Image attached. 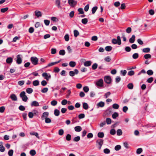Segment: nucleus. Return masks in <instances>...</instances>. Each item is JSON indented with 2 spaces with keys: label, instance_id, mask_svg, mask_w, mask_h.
<instances>
[{
  "label": "nucleus",
  "instance_id": "obj_22",
  "mask_svg": "<svg viewBox=\"0 0 156 156\" xmlns=\"http://www.w3.org/2000/svg\"><path fill=\"white\" fill-rule=\"evenodd\" d=\"M76 63L75 62L70 61L69 63V65L72 67H73L75 66Z\"/></svg>",
  "mask_w": 156,
  "mask_h": 156
},
{
  "label": "nucleus",
  "instance_id": "obj_35",
  "mask_svg": "<svg viewBox=\"0 0 156 156\" xmlns=\"http://www.w3.org/2000/svg\"><path fill=\"white\" fill-rule=\"evenodd\" d=\"M117 133L118 136L121 135L122 134V130L121 129H118L117 131Z\"/></svg>",
  "mask_w": 156,
  "mask_h": 156
},
{
  "label": "nucleus",
  "instance_id": "obj_32",
  "mask_svg": "<svg viewBox=\"0 0 156 156\" xmlns=\"http://www.w3.org/2000/svg\"><path fill=\"white\" fill-rule=\"evenodd\" d=\"M133 83H130L127 85L128 88L129 89H133Z\"/></svg>",
  "mask_w": 156,
  "mask_h": 156
},
{
  "label": "nucleus",
  "instance_id": "obj_42",
  "mask_svg": "<svg viewBox=\"0 0 156 156\" xmlns=\"http://www.w3.org/2000/svg\"><path fill=\"white\" fill-rule=\"evenodd\" d=\"M98 9V7L97 6H94L93 7L92 9V14H94L97 10Z\"/></svg>",
  "mask_w": 156,
  "mask_h": 156
},
{
  "label": "nucleus",
  "instance_id": "obj_16",
  "mask_svg": "<svg viewBox=\"0 0 156 156\" xmlns=\"http://www.w3.org/2000/svg\"><path fill=\"white\" fill-rule=\"evenodd\" d=\"M135 36L134 35H133L129 39V42L131 43H133L135 41Z\"/></svg>",
  "mask_w": 156,
  "mask_h": 156
},
{
  "label": "nucleus",
  "instance_id": "obj_40",
  "mask_svg": "<svg viewBox=\"0 0 156 156\" xmlns=\"http://www.w3.org/2000/svg\"><path fill=\"white\" fill-rule=\"evenodd\" d=\"M65 51L64 50H60L59 51V54L60 55H64L65 54Z\"/></svg>",
  "mask_w": 156,
  "mask_h": 156
},
{
  "label": "nucleus",
  "instance_id": "obj_25",
  "mask_svg": "<svg viewBox=\"0 0 156 156\" xmlns=\"http://www.w3.org/2000/svg\"><path fill=\"white\" fill-rule=\"evenodd\" d=\"M59 111L57 109H55L54 110V114L56 116H58L59 115Z\"/></svg>",
  "mask_w": 156,
  "mask_h": 156
},
{
  "label": "nucleus",
  "instance_id": "obj_43",
  "mask_svg": "<svg viewBox=\"0 0 156 156\" xmlns=\"http://www.w3.org/2000/svg\"><path fill=\"white\" fill-rule=\"evenodd\" d=\"M98 66V65L97 64L95 63L92 65V69L94 70H95L97 68Z\"/></svg>",
  "mask_w": 156,
  "mask_h": 156
},
{
  "label": "nucleus",
  "instance_id": "obj_3",
  "mask_svg": "<svg viewBox=\"0 0 156 156\" xmlns=\"http://www.w3.org/2000/svg\"><path fill=\"white\" fill-rule=\"evenodd\" d=\"M20 96L22 99V100L24 102L27 101L28 98L27 96L25 95V92L23 91L20 94Z\"/></svg>",
  "mask_w": 156,
  "mask_h": 156
},
{
  "label": "nucleus",
  "instance_id": "obj_8",
  "mask_svg": "<svg viewBox=\"0 0 156 156\" xmlns=\"http://www.w3.org/2000/svg\"><path fill=\"white\" fill-rule=\"evenodd\" d=\"M79 71L77 69H75L74 71H71L69 72V75L70 76H73L75 74H77L78 73Z\"/></svg>",
  "mask_w": 156,
  "mask_h": 156
},
{
  "label": "nucleus",
  "instance_id": "obj_10",
  "mask_svg": "<svg viewBox=\"0 0 156 156\" xmlns=\"http://www.w3.org/2000/svg\"><path fill=\"white\" fill-rule=\"evenodd\" d=\"M49 112H44L41 116V118L42 120H44L46 118H48L49 116Z\"/></svg>",
  "mask_w": 156,
  "mask_h": 156
},
{
  "label": "nucleus",
  "instance_id": "obj_28",
  "mask_svg": "<svg viewBox=\"0 0 156 156\" xmlns=\"http://www.w3.org/2000/svg\"><path fill=\"white\" fill-rule=\"evenodd\" d=\"M81 22L83 24H86L88 22V20L87 18H84L82 20Z\"/></svg>",
  "mask_w": 156,
  "mask_h": 156
},
{
  "label": "nucleus",
  "instance_id": "obj_64",
  "mask_svg": "<svg viewBox=\"0 0 156 156\" xmlns=\"http://www.w3.org/2000/svg\"><path fill=\"white\" fill-rule=\"evenodd\" d=\"M5 107L4 106H2L0 107V112L3 113L5 110Z\"/></svg>",
  "mask_w": 156,
  "mask_h": 156
},
{
  "label": "nucleus",
  "instance_id": "obj_13",
  "mask_svg": "<svg viewBox=\"0 0 156 156\" xmlns=\"http://www.w3.org/2000/svg\"><path fill=\"white\" fill-rule=\"evenodd\" d=\"M31 105L32 106H34L37 107L39 106V104L37 101H34L31 103Z\"/></svg>",
  "mask_w": 156,
  "mask_h": 156
},
{
  "label": "nucleus",
  "instance_id": "obj_19",
  "mask_svg": "<svg viewBox=\"0 0 156 156\" xmlns=\"http://www.w3.org/2000/svg\"><path fill=\"white\" fill-rule=\"evenodd\" d=\"M83 108L85 110H87L89 108L88 104L85 102L83 103Z\"/></svg>",
  "mask_w": 156,
  "mask_h": 156
},
{
  "label": "nucleus",
  "instance_id": "obj_2",
  "mask_svg": "<svg viewBox=\"0 0 156 156\" xmlns=\"http://www.w3.org/2000/svg\"><path fill=\"white\" fill-rule=\"evenodd\" d=\"M96 145L99 149H100L103 144V140L102 139H99L97 140Z\"/></svg>",
  "mask_w": 156,
  "mask_h": 156
},
{
  "label": "nucleus",
  "instance_id": "obj_49",
  "mask_svg": "<svg viewBox=\"0 0 156 156\" xmlns=\"http://www.w3.org/2000/svg\"><path fill=\"white\" fill-rule=\"evenodd\" d=\"M64 39L66 41H68L69 40V37L68 34H66L64 36Z\"/></svg>",
  "mask_w": 156,
  "mask_h": 156
},
{
  "label": "nucleus",
  "instance_id": "obj_15",
  "mask_svg": "<svg viewBox=\"0 0 156 156\" xmlns=\"http://www.w3.org/2000/svg\"><path fill=\"white\" fill-rule=\"evenodd\" d=\"M10 98L12 101H16L17 100V98L15 94H12L10 96Z\"/></svg>",
  "mask_w": 156,
  "mask_h": 156
},
{
  "label": "nucleus",
  "instance_id": "obj_24",
  "mask_svg": "<svg viewBox=\"0 0 156 156\" xmlns=\"http://www.w3.org/2000/svg\"><path fill=\"white\" fill-rule=\"evenodd\" d=\"M33 91L32 89L30 88H28L26 89V92L28 94H31Z\"/></svg>",
  "mask_w": 156,
  "mask_h": 156
},
{
  "label": "nucleus",
  "instance_id": "obj_34",
  "mask_svg": "<svg viewBox=\"0 0 156 156\" xmlns=\"http://www.w3.org/2000/svg\"><path fill=\"white\" fill-rule=\"evenodd\" d=\"M30 154L32 156L36 154V152L35 150H32L30 151Z\"/></svg>",
  "mask_w": 156,
  "mask_h": 156
},
{
  "label": "nucleus",
  "instance_id": "obj_6",
  "mask_svg": "<svg viewBox=\"0 0 156 156\" xmlns=\"http://www.w3.org/2000/svg\"><path fill=\"white\" fill-rule=\"evenodd\" d=\"M104 80L106 83L110 84L111 83L112 79L109 76H105L104 77Z\"/></svg>",
  "mask_w": 156,
  "mask_h": 156
},
{
  "label": "nucleus",
  "instance_id": "obj_1",
  "mask_svg": "<svg viewBox=\"0 0 156 156\" xmlns=\"http://www.w3.org/2000/svg\"><path fill=\"white\" fill-rule=\"evenodd\" d=\"M112 43L114 44H117L119 45H120L121 44V42L120 37L118 36L117 37V39L115 38L112 39Z\"/></svg>",
  "mask_w": 156,
  "mask_h": 156
},
{
  "label": "nucleus",
  "instance_id": "obj_50",
  "mask_svg": "<svg viewBox=\"0 0 156 156\" xmlns=\"http://www.w3.org/2000/svg\"><path fill=\"white\" fill-rule=\"evenodd\" d=\"M34 115L33 113L32 112H29L28 114V117L30 118H33Z\"/></svg>",
  "mask_w": 156,
  "mask_h": 156
},
{
  "label": "nucleus",
  "instance_id": "obj_21",
  "mask_svg": "<svg viewBox=\"0 0 156 156\" xmlns=\"http://www.w3.org/2000/svg\"><path fill=\"white\" fill-rule=\"evenodd\" d=\"M74 129L75 131L78 132H80L82 130V128L81 127L79 126H76L75 127Z\"/></svg>",
  "mask_w": 156,
  "mask_h": 156
},
{
  "label": "nucleus",
  "instance_id": "obj_59",
  "mask_svg": "<svg viewBox=\"0 0 156 156\" xmlns=\"http://www.w3.org/2000/svg\"><path fill=\"white\" fill-rule=\"evenodd\" d=\"M153 78L152 77H151L149 78L147 80V81L148 83H151L153 81Z\"/></svg>",
  "mask_w": 156,
  "mask_h": 156
},
{
  "label": "nucleus",
  "instance_id": "obj_60",
  "mask_svg": "<svg viewBox=\"0 0 156 156\" xmlns=\"http://www.w3.org/2000/svg\"><path fill=\"white\" fill-rule=\"evenodd\" d=\"M115 82L116 83H118L121 80V78L119 76H117L115 79Z\"/></svg>",
  "mask_w": 156,
  "mask_h": 156
},
{
  "label": "nucleus",
  "instance_id": "obj_63",
  "mask_svg": "<svg viewBox=\"0 0 156 156\" xmlns=\"http://www.w3.org/2000/svg\"><path fill=\"white\" fill-rule=\"evenodd\" d=\"M44 23L46 26H48L50 23V21L45 20H44Z\"/></svg>",
  "mask_w": 156,
  "mask_h": 156
},
{
  "label": "nucleus",
  "instance_id": "obj_30",
  "mask_svg": "<svg viewBox=\"0 0 156 156\" xmlns=\"http://www.w3.org/2000/svg\"><path fill=\"white\" fill-rule=\"evenodd\" d=\"M150 51V48H144L143 49V51L145 53L149 52Z\"/></svg>",
  "mask_w": 156,
  "mask_h": 156
},
{
  "label": "nucleus",
  "instance_id": "obj_61",
  "mask_svg": "<svg viewBox=\"0 0 156 156\" xmlns=\"http://www.w3.org/2000/svg\"><path fill=\"white\" fill-rule=\"evenodd\" d=\"M78 11L79 12V14H83L84 13V12L83 11V9L82 8H79L78 10Z\"/></svg>",
  "mask_w": 156,
  "mask_h": 156
},
{
  "label": "nucleus",
  "instance_id": "obj_54",
  "mask_svg": "<svg viewBox=\"0 0 156 156\" xmlns=\"http://www.w3.org/2000/svg\"><path fill=\"white\" fill-rule=\"evenodd\" d=\"M48 90V89L47 87H45L43 88L41 90V92L43 93H45L47 92Z\"/></svg>",
  "mask_w": 156,
  "mask_h": 156
},
{
  "label": "nucleus",
  "instance_id": "obj_44",
  "mask_svg": "<svg viewBox=\"0 0 156 156\" xmlns=\"http://www.w3.org/2000/svg\"><path fill=\"white\" fill-rule=\"evenodd\" d=\"M67 103V101L66 99L62 100L61 102L62 105H66Z\"/></svg>",
  "mask_w": 156,
  "mask_h": 156
},
{
  "label": "nucleus",
  "instance_id": "obj_18",
  "mask_svg": "<svg viewBox=\"0 0 156 156\" xmlns=\"http://www.w3.org/2000/svg\"><path fill=\"white\" fill-rule=\"evenodd\" d=\"M92 62L90 61H87L84 63V65L85 66H90Z\"/></svg>",
  "mask_w": 156,
  "mask_h": 156
},
{
  "label": "nucleus",
  "instance_id": "obj_47",
  "mask_svg": "<svg viewBox=\"0 0 156 156\" xmlns=\"http://www.w3.org/2000/svg\"><path fill=\"white\" fill-rule=\"evenodd\" d=\"M104 59L105 61L108 62H110L111 60V58L109 56H108L105 58Z\"/></svg>",
  "mask_w": 156,
  "mask_h": 156
},
{
  "label": "nucleus",
  "instance_id": "obj_56",
  "mask_svg": "<svg viewBox=\"0 0 156 156\" xmlns=\"http://www.w3.org/2000/svg\"><path fill=\"white\" fill-rule=\"evenodd\" d=\"M111 93L110 92H108L107 93H105L104 95V97L105 98H107L110 94Z\"/></svg>",
  "mask_w": 156,
  "mask_h": 156
},
{
  "label": "nucleus",
  "instance_id": "obj_36",
  "mask_svg": "<svg viewBox=\"0 0 156 156\" xmlns=\"http://www.w3.org/2000/svg\"><path fill=\"white\" fill-rule=\"evenodd\" d=\"M74 36L75 37H76L79 35V32L78 30H74L73 31Z\"/></svg>",
  "mask_w": 156,
  "mask_h": 156
},
{
  "label": "nucleus",
  "instance_id": "obj_37",
  "mask_svg": "<svg viewBox=\"0 0 156 156\" xmlns=\"http://www.w3.org/2000/svg\"><path fill=\"white\" fill-rule=\"evenodd\" d=\"M147 73L148 75L151 76L153 74V72L152 70L150 69L147 71Z\"/></svg>",
  "mask_w": 156,
  "mask_h": 156
},
{
  "label": "nucleus",
  "instance_id": "obj_48",
  "mask_svg": "<svg viewBox=\"0 0 156 156\" xmlns=\"http://www.w3.org/2000/svg\"><path fill=\"white\" fill-rule=\"evenodd\" d=\"M121 147L120 145H117L115 147V149L116 151H118L121 148Z\"/></svg>",
  "mask_w": 156,
  "mask_h": 156
},
{
  "label": "nucleus",
  "instance_id": "obj_51",
  "mask_svg": "<svg viewBox=\"0 0 156 156\" xmlns=\"http://www.w3.org/2000/svg\"><path fill=\"white\" fill-rule=\"evenodd\" d=\"M106 122L108 124H110L111 123V120L109 118H107L106 119Z\"/></svg>",
  "mask_w": 156,
  "mask_h": 156
},
{
  "label": "nucleus",
  "instance_id": "obj_29",
  "mask_svg": "<svg viewBox=\"0 0 156 156\" xmlns=\"http://www.w3.org/2000/svg\"><path fill=\"white\" fill-rule=\"evenodd\" d=\"M5 150V147L2 144L0 145V151L3 152Z\"/></svg>",
  "mask_w": 156,
  "mask_h": 156
},
{
  "label": "nucleus",
  "instance_id": "obj_58",
  "mask_svg": "<svg viewBox=\"0 0 156 156\" xmlns=\"http://www.w3.org/2000/svg\"><path fill=\"white\" fill-rule=\"evenodd\" d=\"M134 71L133 70H131L129 71L128 73V74L130 76H132V75H133L134 74Z\"/></svg>",
  "mask_w": 156,
  "mask_h": 156
},
{
  "label": "nucleus",
  "instance_id": "obj_23",
  "mask_svg": "<svg viewBox=\"0 0 156 156\" xmlns=\"http://www.w3.org/2000/svg\"><path fill=\"white\" fill-rule=\"evenodd\" d=\"M143 152V149L141 148H138L136 150V153L137 154H140Z\"/></svg>",
  "mask_w": 156,
  "mask_h": 156
},
{
  "label": "nucleus",
  "instance_id": "obj_33",
  "mask_svg": "<svg viewBox=\"0 0 156 156\" xmlns=\"http://www.w3.org/2000/svg\"><path fill=\"white\" fill-rule=\"evenodd\" d=\"M151 55L150 54H146L144 55V57L146 59L150 58H151Z\"/></svg>",
  "mask_w": 156,
  "mask_h": 156
},
{
  "label": "nucleus",
  "instance_id": "obj_5",
  "mask_svg": "<svg viewBox=\"0 0 156 156\" xmlns=\"http://www.w3.org/2000/svg\"><path fill=\"white\" fill-rule=\"evenodd\" d=\"M30 60L32 63L34 65H37L38 61V58L36 57H31Z\"/></svg>",
  "mask_w": 156,
  "mask_h": 156
},
{
  "label": "nucleus",
  "instance_id": "obj_39",
  "mask_svg": "<svg viewBox=\"0 0 156 156\" xmlns=\"http://www.w3.org/2000/svg\"><path fill=\"white\" fill-rule=\"evenodd\" d=\"M132 57L133 59H136L138 57L139 55L137 53H135L133 55Z\"/></svg>",
  "mask_w": 156,
  "mask_h": 156
},
{
  "label": "nucleus",
  "instance_id": "obj_45",
  "mask_svg": "<svg viewBox=\"0 0 156 156\" xmlns=\"http://www.w3.org/2000/svg\"><path fill=\"white\" fill-rule=\"evenodd\" d=\"M13 150H9L8 153V155L9 156H12L13 155Z\"/></svg>",
  "mask_w": 156,
  "mask_h": 156
},
{
  "label": "nucleus",
  "instance_id": "obj_9",
  "mask_svg": "<svg viewBox=\"0 0 156 156\" xmlns=\"http://www.w3.org/2000/svg\"><path fill=\"white\" fill-rule=\"evenodd\" d=\"M17 59L16 62L18 64H21L22 62V59L21 57V55H18L16 56Z\"/></svg>",
  "mask_w": 156,
  "mask_h": 156
},
{
  "label": "nucleus",
  "instance_id": "obj_57",
  "mask_svg": "<svg viewBox=\"0 0 156 156\" xmlns=\"http://www.w3.org/2000/svg\"><path fill=\"white\" fill-rule=\"evenodd\" d=\"M8 9V8L7 7H6L2 9H1V11L2 12L4 13L7 11Z\"/></svg>",
  "mask_w": 156,
  "mask_h": 156
},
{
  "label": "nucleus",
  "instance_id": "obj_12",
  "mask_svg": "<svg viewBox=\"0 0 156 156\" xmlns=\"http://www.w3.org/2000/svg\"><path fill=\"white\" fill-rule=\"evenodd\" d=\"M34 12L35 16H36L37 17H41L42 15L41 12L40 11L36 10Z\"/></svg>",
  "mask_w": 156,
  "mask_h": 156
},
{
  "label": "nucleus",
  "instance_id": "obj_4",
  "mask_svg": "<svg viewBox=\"0 0 156 156\" xmlns=\"http://www.w3.org/2000/svg\"><path fill=\"white\" fill-rule=\"evenodd\" d=\"M97 87H102L103 86V81L102 79H100L97 80L95 83Z\"/></svg>",
  "mask_w": 156,
  "mask_h": 156
},
{
  "label": "nucleus",
  "instance_id": "obj_31",
  "mask_svg": "<svg viewBox=\"0 0 156 156\" xmlns=\"http://www.w3.org/2000/svg\"><path fill=\"white\" fill-rule=\"evenodd\" d=\"M45 122L46 123H49L51 122V120L49 118H47L44 119Z\"/></svg>",
  "mask_w": 156,
  "mask_h": 156
},
{
  "label": "nucleus",
  "instance_id": "obj_20",
  "mask_svg": "<svg viewBox=\"0 0 156 156\" xmlns=\"http://www.w3.org/2000/svg\"><path fill=\"white\" fill-rule=\"evenodd\" d=\"M105 105V103L103 101H100L97 104V106L98 107H103Z\"/></svg>",
  "mask_w": 156,
  "mask_h": 156
},
{
  "label": "nucleus",
  "instance_id": "obj_27",
  "mask_svg": "<svg viewBox=\"0 0 156 156\" xmlns=\"http://www.w3.org/2000/svg\"><path fill=\"white\" fill-rule=\"evenodd\" d=\"M112 49V47L111 46H107L105 47V50L107 51H111Z\"/></svg>",
  "mask_w": 156,
  "mask_h": 156
},
{
  "label": "nucleus",
  "instance_id": "obj_46",
  "mask_svg": "<svg viewBox=\"0 0 156 156\" xmlns=\"http://www.w3.org/2000/svg\"><path fill=\"white\" fill-rule=\"evenodd\" d=\"M112 107L114 109H118L119 108V105L117 104H114L112 105Z\"/></svg>",
  "mask_w": 156,
  "mask_h": 156
},
{
  "label": "nucleus",
  "instance_id": "obj_26",
  "mask_svg": "<svg viewBox=\"0 0 156 156\" xmlns=\"http://www.w3.org/2000/svg\"><path fill=\"white\" fill-rule=\"evenodd\" d=\"M33 84L34 86H37L39 84V81L38 80H35L33 81Z\"/></svg>",
  "mask_w": 156,
  "mask_h": 156
},
{
  "label": "nucleus",
  "instance_id": "obj_53",
  "mask_svg": "<svg viewBox=\"0 0 156 156\" xmlns=\"http://www.w3.org/2000/svg\"><path fill=\"white\" fill-rule=\"evenodd\" d=\"M104 152L105 154H108L110 153V150L108 148H105L104 149Z\"/></svg>",
  "mask_w": 156,
  "mask_h": 156
},
{
  "label": "nucleus",
  "instance_id": "obj_11",
  "mask_svg": "<svg viewBox=\"0 0 156 156\" xmlns=\"http://www.w3.org/2000/svg\"><path fill=\"white\" fill-rule=\"evenodd\" d=\"M68 3L71 6L73 7L77 4V2L73 0H69Z\"/></svg>",
  "mask_w": 156,
  "mask_h": 156
},
{
  "label": "nucleus",
  "instance_id": "obj_17",
  "mask_svg": "<svg viewBox=\"0 0 156 156\" xmlns=\"http://www.w3.org/2000/svg\"><path fill=\"white\" fill-rule=\"evenodd\" d=\"M13 61V58L11 57H8L6 60V62L8 64H11Z\"/></svg>",
  "mask_w": 156,
  "mask_h": 156
},
{
  "label": "nucleus",
  "instance_id": "obj_62",
  "mask_svg": "<svg viewBox=\"0 0 156 156\" xmlns=\"http://www.w3.org/2000/svg\"><path fill=\"white\" fill-rule=\"evenodd\" d=\"M126 73H127L126 71L125 70H121L120 71L121 73L123 76H125L126 75Z\"/></svg>",
  "mask_w": 156,
  "mask_h": 156
},
{
  "label": "nucleus",
  "instance_id": "obj_38",
  "mask_svg": "<svg viewBox=\"0 0 156 156\" xmlns=\"http://www.w3.org/2000/svg\"><path fill=\"white\" fill-rule=\"evenodd\" d=\"M118 113L116 112H115L112 115V117L113 119H115L118 117Z\"/></svg>",
  "mask_w": 156,
  "mask_h": 156
},
{
  "label": "nucleus",
  "instance_id": "obj_14",
  "mask_svg": "<svg viewBox=\"0 0 156 156\" xmlns=\"http://www.w3.org/2000/svg\"><path fill=\"white\" fill-rule=\"evenodd\" d=\"M55 4L58 7V8H61V6L60 5V0H56Z\"/></svg>",
  "mask_w": 156,
  "mask_h": 156
},
{
  "label": "nucleus",
  "instance_id": "obj_55",
  "mask_svg": "<svg viewBox=\"0 0 156 156\" xmlns=\"http://www.w3.org/2000/svg\"><path fill=\"white\" fill-rule=\"evenodd\" d=\"M132 29L130 27H128L126 29V32L127 33L129 34L131 33Z\"/></svg>",
  "mask_w": 156,
  "mask_h": 156
},
{
  "label": "nucleus",
  "instance_id": "obj_52",
  "mask_svg": "<svg viewBox=\"0 0 156 156\" xmlns=\"http://www.w3.org/2000/svg\"><path fill=\"white\" fill-rule=\"evenodd\" d=\"M83 90L85 92L87 93L89 90V87L87 86L84 87L83 88Z\"/></svg>",
  "mask_w": 156,
  "mask_h": 156
},
{
  "label": "nucleus",
  "instance_id": "obj_7",
  "mask_svg": "<svg viewBox=\"0 0 156 156\" xmlns=\"http://www.w3.org/2000/svg\"><path fill=\"white\" fill-rule=\"evenodd\" d=\"M42 76L44 77V79L47 80H48L51 78V76L50 74H48L46 73H44L42 74Z\"/></svg>",
  "mask_w": 156,
  "mask_h": 156
},
{
  "label": "nucleus",
  "instance_id": "obj_41",
  "mask_svg": "<svg viewBox=\"0 0 156 156\" xmlns=\"http://www.w3.org/2000/svg\"><path fill=\"white\" fill-rule=\"evenodd\" d=\"M51 104L52 106H55L57 104V102L56 100H54L51 102Z\"/></svg>",
  "mask_w": 156,
  "mask_h": 156
}]
</instances>
